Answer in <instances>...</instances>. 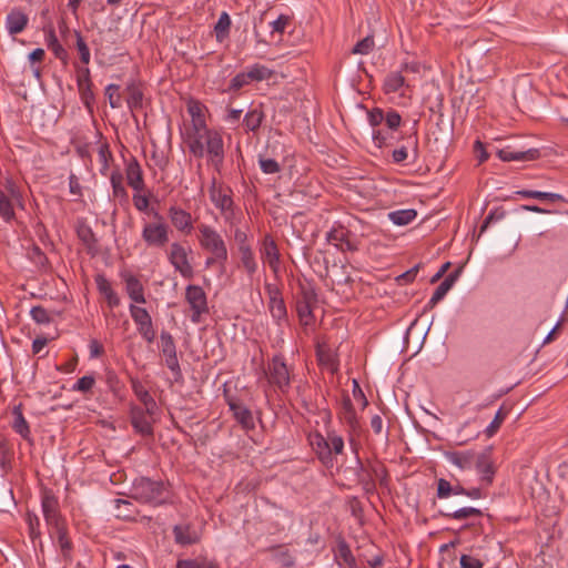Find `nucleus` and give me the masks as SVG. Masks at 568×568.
<instances>
[{
  "mask_svg": "<svg viewBox=\"0 0 568 568\" xmlns=\"http://www.w3.org/2000/svg\"><path fill=\"white\" fill-rule=\"evenodd\" d=\"M348 231L343 226L333 227L326 234V241L328 244L336 246L338 250L345 251H356L357 246L348 239Z\"/></svg>",
  "mask_w": 568,
  "mask_h": 568,
  "instance_id": "nucleus-16",
  "label": "nucleus"
},
{
  "mask_svg": "<svg viewBox=\"0 0 568 568\" xmlns=\"http://www.w3.org/2000/svg\"><path fill=\"white\" fill-rule=\"evenodd\" d=\"M258 163L265 174H274L280 171V164L273 159L260 158Z\"/></svg>",
  "mask_w": 568,
  "mask_h": 568,
  "instance_id": "nucleus-55",
  "label": "nucleus"
},
{
  "mask_svg": "<svg viewBox=\"0 0 568 568\" xmlns=\"http://www.w3.org/2000/svg\"><path fill=\"white\" fill-rule=\"evenodd\" d=\"M91 87L90 70L85 68V78H78V89L87 105H89L90 101L93 100Z\"/></svg>",
  "mask_w": 568,
  "mask_h": 568,
  "instance_id": "nucleus-39",
  "label": "nucleus"
},
{
  "mask_svg": "<svg viewBox=\"0 0 568 568\" xmlns=\"http://www.w3.org/2000/svg\"><path fill=\"white\" fill-rule=\"evenodd\" d=\"M120 85L109 84L105 88V95L109 100L110 106L116 109L121 106V94L119 93Z\"/></svg>",
  "mask_w": 568,
  "mask_h": 568,
  "instance_id": "nucleus-48",
  "label": "nucleus"
},
{
  "mask_svg": "<svg viewBox=\"0 0 568 568\" xmlns=\"http://www.w3.org/2000/svg\"><path fill=\"white\" fill-rule=\"evenodd\" d=\"M518 195H521L524 197H532L537 199L539 201H546L550 203H555L558 201H564V197L558 193L552 192H541V191H531V190H520L515 192Z\"/></svg>",
  "mask_w": 568,
  "mask_h": 568,
  "instance_id": "nucleus-35",
  "label": "nucleus"
},
{
  "mask_svg": "<svg viewBox=\"0 0 568 568\" xmlns=\"http://www.w3.org/2000/svg\"><path fill=\"white\" fill-rule=\"evenodd\" d=\"M439 515L446 518L462 520L470 517H478L481 515V510L475 507H463L454 511L439 510Z\"/></svg>",
  "mask_w": 568,
  "mask_h": 568,
  "instance_id": "nucleus-36",
  "label": "nucleus"
},
{
  "mask_svg": "<svg viewBox=\"0 0 568 568\" xmlns=\"http://www.w3.org/2000/svg\"><path fill=\"white\" fill-rule=\"evenodd\" d=\"M41 507L49 534L53 537V530L57 528L61 530V527L65 525L59 510V501L54 495L47 491L42 496Z\"/></svg>",
  "mask_w": 568,
  "mask_h": 568,
  "instance_id": "nucleus-8",
  "label": "nucleus"
},
{
  "mask_svg": "<svg viewBox=\"0 0 568 568\" xmlns=\"http://www.w3.org/2000/svg\"><path fill=\"white\" fill-rule=\"evenodd\" d=\"M74 36L77 38V43H75V47L78 49V52L80 54V60L82 63L84 64H89L90 62V50H89V47L87 45L82 34L80 31H74Z\"/></svg>",
  "mask_w": 568,
  "mask_h": 568,
  "instance_id": "nucleus-45",
  "label": "nucleus"
},
{
  "mask_svg": "<svg viewBox=\"0 0 568 568\" xmlns=\"http://www.w3.org/2000/svg\"><path fill=\"white\" fill-rule=\"evenodd\" d=\"M126 293L135 303H145L143 286L133 275L124 276Z\"/></svg>",
  "mask_w": 568,
  "mask_h": 568,
  "instance_id": "nucleus-30",
  "label": "nucleus"
},
{
  "mask_svg": "<svg viewBox=\"0 0 568 568\" xmlns=\"http://www.w3.org/2000/svg\"><path fill=\"white\" fill-rule=\"evenodd\" d=\"M29 18L20 9L13 8L7 16L6 26L10 34L22 32L28 26Z\"/></svg>",
  "mask_w": 568,
  "mask_h": 568,
  "instance_id": "nucleus-23",
  "label": "nucleus"
},
{
  "mask_svg": "<svg viewBox=\"0 0 568 568\" xmlns=\"http://www.w3.org/2000/svg\"><path fill=\"white\" fill-rule=\"evenodd\" d=\"M268 383L282 394H286L291 387V369L281 354L274 355L267 365Z\"/></svg>",
  "mask_w": 568,
  "mask_h": 568,
  "instance_id": "nucleus-5",
  "label": "nucleus"
},
{
  "mask_svg": "<svg viewBox=\"0 0 568 568\" xmlns=\"http://www.w3.org/2000/svg\"><path fill=\"white\" fill-rule=\"evenodd\" d=\"M132 389L139 400L144 405L146 412L153 414L156 409V403L143 384L138 379H132Z\"/></svg>",
  "mask_w": 568,
  "mask_h": 568,
  "instance_id": "nucleus-27",
  "label": "nucleus"
},
{
  "mask_svg": "<svg viewBox=\"0 0 568 568\" xmlns=\"http://www.w3.org/2000/svg\"><path fill=\"white\" fill-rule=\"evenodd\" d=\"M300 296L296 302V312L304 325L310 324L313 320V307L317 303V294L315 288L307 284L300 286Z\"/></svg>",
  "mask_w": 568,
  "mask_h": 568,
  "instance_id": "nucleus-9",
  "label": "nucleus"
},
{
  "mask_svg": "<svg viewBox=\"0 0 568 568\" xmlns=\"http://www.w3.org/2000/svg\"><path fill=\"white\" fill-rule=\"evenodd\" d=\"M263 119V111L254 109L245 114L243 123L247 131H256L261 126Z\"/></svg>",
  "mask_w": 568,
  "mask_h": 568,
  "instance_id": "nucleus-41",
  "label": "nucleus"
},
{
  "mask_svg": "<svg viewBox=\"0 0 568 568\" xmlns=\"http://www.w3.org/2000/svg\"><path fill=\"white\" fill-rule=\"evenodd\" d=\"M174 540L178 545L189 546L200 541V534L189 524L173 527Z\"/></svg>",
  "mask_w": 568,
  "mask_h": 568,
  "instance_id": "nucleus-20",
  "label": "nucleus"
},
{
  "mask_svg": "<svg viewBox=\"0 0 568 568\" xmlns=\"http://www.w3.org/2000/svg\"><path fill=\"white\" fill-rule=\"evenodd\" d=\"M13 416H14V420H13V424H12V428L19 435H21L24 439H28L29 436H30V428H29L28 422L23 417V414H22V410H21L20 406H16L13 408Z\"/></svg>",
  "mask_w": 568,
  "mask_h": 568,
  "instance_id": "nucleus-37",
  "label": "nucleus"
},
{
  "mask_svg": "<svg viewBox=\"0 0 568 568\" xmlns=\"http://www.w3.org/2000/svg\"><path fill=\"white\" fill-rule=\"evenodd\" d=\"M328 435L324 437L321 434H316L314 438L312 439V445L314 446V449L316 454L318 455V458L324 463L325 465H329L333 463V458H331V450L328 445Z\"/></svg>",
  "mask_w": 568,
  "mask_h": 568,
  "instance_id": "nucleus-29",
  "label": "nucleus"
},
{
  "mask_svg": "<svg viewBox=\"0 0 568 568\" xmlns=\"http://www.w3.org/2000/svg\"><path fill=\"white\" fill-rule=\"evenodd\" d=\"M229 406L234 418L244 429L251 430L255 427L253 414L245 405L231 400Z\"/></svg>",
  "mask_w": 568,
  "mask_h": 568,
  "instance_id": "nucleus-21",
  "label": "nucleus"
},
{
  "mask_svg": "<svg viewBox=\"0 0 568 568\" xmlns=\"http://www.w3.org/2000/svg\"><path fill=\"white\" fill-rule=\"evenodd\" d=\"M328 445L331 450V458H333L334 455H339L343 453L344 449V440L342 436L337 435L335 432H328Z\"/></svg>",
  "mask_w": 568,
  "mask_h": 568,
  "instance_id": "nucleus-47",
  "label": "nucleus"
},
{
  "mask_svg": "<svg viewBox=\"0 0 568 568\" xmlns=\"http://www.w3.org/2000/svg\"><path fill=\"white\" fill-rule=\"evenodd\" d=\"M276 559L283 567H292L295 564V558L290 554L288 550H282L277 552Z\"/></svg>",
  "mask_w": 568,
  "mask_h": 568,
  "instance_id": "nucleus-64",
  "label": "nucleus"
},
{
  "mask_svg": "<svg viewBox=\"0 0 568 568\" xmlns=\"http://www.w3.org/2000/svg\"><path fill=\"white\" fill-rule=\"evenodd\" d=\"M79 239L89 250H95L97 239L90 226L80 224L77 229Z\"/></svg>",
  "mask_w": 568,
  "mask_h": 568,
  "instance_id": "nucleus-42",
  "label": "nucleus"
},
{
  "mask_svg": "<svg viewBox=\"0 0 568 568\" xmlns=\"http://www.w3.org/2000/svg\"><path fill=\"white\" fill-rule=\"evenodd\" d=\"M169 216L171 219L172 224L179 230L183 232L190 233L192 230V217L191 214L186 211L172 206L169 210Z\"/></svg>",
  "mask_w": 568,
  "mask_h": 568,
  "instance_id": "nucleus-26",
  "label": "nucleus"
},
{
  "mask_svg": "<svg viewBox=\"0 0 568 568\" xmlns=\"http://www.w3.org/2000/svg\"><path fill=\"white\" fill-rule=\"evenodd\" d=\"M341 416L352 430L355 432L358 428L357 415L349 396L343 397Z\"/></svg>",
  "mask_w": 568,
  "mask_h": 568,
  "instance_id": "nucleus-32",
  "label": "nucleus"
},
{
  "mask_svg": "<svg viewBox=\"0 0 568 568\" xmlns=\"http://www.w3.org/2000/svg\"><path fill=\"white\" fill-rule=\"evenodd\" d=\"M374 44V38L372 36H367L354 45L352 53L368 54L373 50Z\"/></svg>",
  "mask_w": 568,
  "mask_h": 568,
  "instance_id": "nucleus-49",
  "label": "nucleus"
},
{
  "mask_svg": "<svg viewBox=\"0 0 568 568\" xmlns=\"http://www.w3.org/2000/svg\"><path fill=\"white\" fill-rule=\"evenodd\" d=\"M385 120V113L379 108H374L368 112V122L372 125L373 130L382 124V122Z\"/></svg>",
  "mask_w": 568,
  "mask_h": 568,
  "instance_id": "nucleus-58",
  "label": "nucleus"
},
{
  "mask_svg": "<svg viewBox=\"0 0 568 568\" xmlns=\"http://www.w3.org/2000/svg\"><path fill=\"white\" fill-rule=\"evenodd\" d=\"M473 152H474V155L477 159L478 163H483L489 158V154L486 151V148L480 140L475 141L474 146H473Z\"/></svg>",
  "mask_w": 568,
  "mask_h": 568,
  "instance_id": "nucleus-60",
  "label": "nucleus"
},
{
  "mask_svg": "<svg viewBox=\"0 0 568 568\" xmlns=\"http://www.w3.org/2000/svg\"><path fill=\"white\" fill-rule=\"evenodd\" d=\"M446 458L460 469H470L475 465L477 454L474 450L448 452Z\"/></svg>",
  "mask_w": 568,
  "mask_h": 568,
  "instance_id": "nucleus-25",
  "label": "nucleus"
},
{
  "mask_svg": "<svg viewBox=\"0 0 568 568\" xmlns=\"http://www.w3.org/2000/svg\"><path fill=\"white\" fill-rule=\"evenodd\" d=\"M417 216V212L414 209L397 210L388 213V219L395 225L404 226L412 223Z\"/></svg>",
  "mask_w": 568,
  "mask_h": 568,
  "instance_id": "nucleus-34",
  "label": "nucleus"
},
{
  "mask_svg": "<svg viewBox=\"0 0 568 568\" xmlns=\"http://www.w3.org/2000/svg\"><path fill=\"white\" fill-rule=\"evenodd\" d=\"M210 199L226 220L233 216L232 190L222 180L212 181Z\"/></svg>",
  "mask_w": 568,
  "mask_h": 568,
  "instance_id": "nucleus-7",
  "label": "nucleus"
},
{
  "mask_svg": "<svg viewBox=\"0 0 568 568\" xmlns=\"http://www.w3.org/2000/svg\"><path fill=\"white\" fill-rule=\"evenodd\" d=\"M130 314L138 327V332L140 333V335L148 343H153L156 334L153 328L152 318L149 312L144 307L131 304Z\"/></svg>",
  "mask_w": 568,
  "mask_h": 568,
  "instance_id": "nucleus-11",
  "label": "nucleus"
},
{
  "mask_svg": "<svg viewBox=\"0 0 568 568\" xmlns=\"http://www.w3.org/2000/svg\"><path fill=\"white\" fill-rule=\"evenodd\" d=\"M155 222H148L142 230V239L148 246L163 247L169 242V225L159 213H154Z\"/></svg>",
  "mask_w": 568,
  "mask_h": 568,
  "instance_id": "nucleus-6",
  "label": "nucleus"
},
{
  "mask_svg": "<svg viewBox=\"0 0 568 568\" xmlns=\"http://www.w3.org/2000/svg\"><path fill=\"white\" fill-rule=\"evenodd\" d=\"M460 568H483L484 562L470 555H462L460 556Z\"/></svg>",
  "mask_w": 568,
  "mask_h": 568,
  "instance_id": "nucleus-57",
  "label": "nucleus"
},
{
  "mask_svg": "<svg viewBox=\"0 0 568 568\" xmlns=\"http://www.w3.org/2000/svg\"><path fill=\"white\" fill-rule=\"evenodd\" d=\"M53 536H57L59 546L61 548L62 556L65 559L70 558V551H71V541L67 536V528L65 525L61 527V530L59 528L53 530Z\"/></svg>",
  "mask_w": 568,
  "mask_h": 568,
  "instance_id": "nucleus-43",
  "label": "nucleus"
},
{
  "mask_svg": "<svg viewBox=\"0 0 568 568\" xmlns=\"http://www.w3.org/2000/svg\"><path fill=\"white\" fill-rule=\"evenodd\" d=\"M497 156L504 161H534L540 156L538 149H528L525 151H515L510 146L497 149Z\"/></svg>",
  "mask_w": 568,
  "mask_h": 568,
  "instance_id": "nucleus-17",
  "label": "nucleus"
},
{
  "mask_svg": "<svg viewBox=\"0 0 568 568\" xmlns=\"http://www.w3.org/2000/svg\"><path fill=\"white\" fill-rule=\"evenodd\" d=\"M384 121L389 130H397L402 123V116L397 111L389 110Z\"/></svg>",
  "mask_w": 568,
  "mask_h": 568,
  "instance_id": "nucleus-56",
  "label": "nucleus"
},
{
  "mask_svg": "<svg viewBox=\"0 0 568 568\" xmlns=\"http://www.w3.org/2000/svg\"><path fill=\"white\" fill-rule=\"evenodd\" d=\"M126 91H128V98H126L128 106L131 110H136V109L142 108V102H143L142 91L134 83L128 85Z\"/></svg>",
  "mask_w": 568,
  "mask_h": 568,
  "instance_id": "nucleus-40",
  "label": "nucleus"
},
{
  "mask_svg": "<svg viewBox=\"0 0 568 568\" xmlns=\"http://www.w3.org/2000/svg\"><path fill=\"white\" fill-rule=\"evenodd\" d=\"M261 257L268 264L273 273L277 274L281 267L280 251L274 239L266 234L260 247Z\"/></svg>",
  "mask_w": 568,
  "mask_h": 568,
  "instance_id": "nucleus-15",
  "label": "nucleus"
},
{
  "mask_svg": "<svg viewBox=\"0 0 568 568\" xmlns=\"http://www.w3.org/2000/svg\"><path fill=\"white\" fill-rule=\"evenodd\" d=\"M95 283L99 292L104 295L109 306L116 307L120 304V298L112 290L110 282L103 275H98Z\"/></svg>",
  "mask_w": 568,
  "mask_h": 568,
  "instance_id": "nucleus-31",
  "label": "nucleus"
},
{
  "mask_svg": "<svg viewBox=\"0 0 568 568\" xmlns=\"http://www.w3.org/2000/svg\"><path fill=\"white\" fill-rule=\"evenodd\" d=\"M187 112L192 118V131L190 133H199V131H203L206 128L204 114L202 111V106L196 101H191L187 104Z\"/></svg>",
  "mask_w": 568,
  "mask_h": 568,
  "instance_id": "nucleus-28",
  "label": "nucleus"
},
{
  "mask_svg": "<svg viewBox=\"0 0 568 568\" xmlns=\"http://www.w3.org/2000/svg\"><path fill=\"white\" fill-rule=\"evenodd\" d=\"M151 196V192H144V193H134L132 201L135 206V209L140 212H146L149 209V199Z\"/></svg>",
  "mask_w": 568,
  "mask_h": 568,
  "instance_id": "nucleus-53",
  "label": "nucleus"
},
{
  "mask_svg": "<svg viewBox=\"0 0 568 568\" xmlns=\"http://www.w3.org/2000/svg\"><path fill=\"white\" fill-rule=\"evenodd\" d=\"M7 192L0 190V215L6 221H10L14 216L12 201L20 202L21 194L18 187L13 184L12 180H7Z\"/></svg>",
  "mask_w": 568,
  "mask_h": 568,
  "instance_id": "nucleus-13",
  "label": "nucleus"
},
{
  "mask_svg": "<svg viewBox=\"0 0 568 568\" xmlns=\"http://www.w3.org/2000/svg\"><path fill=\"white\" fill-rule=\"evenodd\" d=\"M93 151L97 152L95 159L91 161L93 175L99 173L106 178H142L138 161L131 155L129 159L121 155V163L116 162L106 141H99Z\"/></svg>",
  "mask_w": 568,
  "mask_h": 568,
  "instance_id": "nucleus-1",
  "label": "nucleus"
},
{
  "mask_svg": "<svg viewBox=\"0 0 568 568\" xmlns=\"http://www.w3.org/2000/svg\"><path fill=\"white\" fill-rule=\"evenodd\" d=\"M149 413L146 409H142L140 407H132L130 417H131V424L135 432L143 436H152L153 435V427L151 422L148 418Z\"/></svg>",
  "mask_w": 568,
  "mask_h": 568,
  "instance_id": "nucleus-18",
  "label": "nucleus"
},
{
  "mask_svg": "<svg viewBox=\"0 0 568 568\" xmlns=\"http://www.w3.org/2000/svg\"><path fill=\"white\" fill-rule=\"evenodd\" d=\"M239 254L241 265L245 270L247 276L250 278H253V276L257 272L258 264L256 262L252 247L247 243H242L239 246Z\"/></svg>",
  "mask_w": 568,
  "mask_h": 568,
  "instance_id": "nucleus-24",
  "label": "nucleus"
},
{
  "mask_svg": "<svg viewBox=\"0 0 568 568\" xmlns=\"http://www.w3.org/2000/svg\"><path fill=\"white\" fill-rule=\"evenodd\" d=\"M199 231L201 246L216 256L220 265L223 267L227 261V247L223 237L214 229L205 224L200 225Z\"/></svg>",
  "mask_w": 568,
  "mask_h": 568,
  "instance_id": "nucleus-4",
  "label": "nucleus"
},
{
  "mask_svg": "<svg viewBox=\"0 0 568 568\" xmlns=\"http://www.w3.org/2000/svg\"><path fill=\"white\" fill-rule=\"evenodd\" d=\"M264 287H265L266 295L268 297V302H273V301L283 298L282 292L276 284L265 283Z\"/></svg>",
  "mask_w": 568,
  "mask_h": 568,
  "instance_id": "nucleus-62",
  "label": "nucleus"
},
{
  "mask_svg": "<svg viewBox=\"0 0 568 568\" xmlns=\"http://www.w3.org/2000/svg\"><path fill=\"white\" fill-rule=\"evenodd\" d=\"M94 383L95 379L92 375H85L78 379V382L72 386V390L87 393L92 389Z\"/></svg>",
  "mask_w": 568,
  "mask_h": 568,
  "instance_id": "nucleus-52",
  "label": "nucleus"
},
{
  "mask_svg": "<svg viewBox=\"0 0 568 568\" xmlns=\"http://www.w3.org/2000/svg\"><path fill=\"white\" fill-rule=\"evenodd\" d=\"M231 27V19L226 12H222L214 30L216 32V38L219 41H222L227 34Z\"/></svg>",
  "mask_w": 568,
  "mask_h": 568,
  "instance_id": "nucleus-44",
  "label": "nucleus"
},
{
  "mask_svg": "<svg viewBox=\"0 0 568 568\" xmlns=\"http://www.w3.org/2000/svg\"><path fill=\"white\" fill-rule=\"evenodd\" d=\"M169 260L183 277L190 278L193 275V268L187 258L186 250L179 243H172Z\"/></svg>",
  "mask_w": 568,
  "mask_h": 568,
  "instance_id": "nucleus-14",
  "label": "nucleus"
},
{
  "mask_svg": "<svg viewBox=\"0 0 568 568\" xmlns=\"http://www.w3.org/2000/svg\"><path fill=\"white\" fill-rule=\"evenodd\" d=\"M460 274V270H456L453 273H450L435 290L433 293L430 300L426 304V310L434 308L437 303H439L445 295L448 293V291L453 287L455 282L457 281L458 276Z\"/></svg>",
  "mask_w": 568,
  "mask_h": 568,
  "instance_id": "nucleus-19",
  "label": "nucleus"
},
{
  "mask_svg": "<svg viewBox=\"0 0 568 568\" xmlns=\"http://www.w3.org/2000/svg\"><path fill=\"white\" fill-rule=\"evenodd\" d=\"M506 416H507V412H504L503 408H499L498 412L496 413L494 419L491 420V423L487 426L485 434L488 437L494 436L497 433V430L499 429L503 422L505 420Z\"/></svg>",
  "mask_w": 568,
  "mask_h": 568,
  "instance_id": "nucleus-50",
  "label": "nucleus"
},
{
  "mask_svg": "<svg viewBox=\"0 0 568 568\" xmlns=\"http://www.w3.org/2000/svg\"><path fill=\"white\" fill-rule=\"evenodd\" d=\"M178 568H219L215 564L203 561L199 562L195 560H180Z\"/></svg>",
  "mask_w": 568,
  "mask_h": 568,
  "instance_id": "nucleus-59",
  "label": "nucleus"
},
{
  "mask_svg": "<svg viewBox=\"0 0 568 568\" xmlns=\"http://www.w3.org/2000/svg\"><path fill=\"white\" fill-rule=\"evenodd\" d=\"M373 141L376 146L382 148L388 145V135L381 129H374L372 132Z\"/></svg>",
  "mask_w": 568,
  "mask_h": 568,
  "instance_id": "nucleus-63",
  "label": "nucleus"
},
{
  "mask_svg": "<svg viewBox=\"0 0 568 568\" xmlns=\"http://www.w3.org/2000/svg\"><path fill=\"white\" fill-rule=\"evenodd\" d=\"M405 84V78L400 72H390L384 80L383 89L384 92L395 93Z\"/></svg>",
  "mask_w": 568,
  "mask_h": 568,
  "instance_id": "nucleus-38",
  "label": "nucleus"
},
{
  "mask_svg": "<svg viewBox=\"0 0 568 568\" xmlns=\"http://www.w3.org/2000/svg\"><path fill=\"white\" fill-rule=\"evenodd\" d=\"M185 300L192 310L191 321L194 324L200 323L201 316L209 312L205 292L201 286L189 285L185 290Z\"/></svg>",
  "mask_w": 568,
  "mask_h": 568,
  "instance_id": "nucleus-10",
  "label": "nucleus"
},
{
  "mask_svg": "<svg viewBox=\"0 0 568 568\" xmlns=\"http://www.w3.org/2000/svg\"><path fill=\"white\" fill-rule=\"evenodd\" d=\"M131 496L145 504L162 505L169 500V489L161 480L150 478L135 479L131 489Z\"/></svg>",
  "mask_w": 568,
  "mask_h": 568,
  "instance_id": "nucleus-3",
  "label": "nucleus"
},
{
  "mask_svg": "<svg viewBox=\"0 0 568 568\" xmlns=\"http://www.w3.org/2000/svg\"><path fill=\"white\" fill-rule=\"evenodd\" d=\"M187 145L195 156L202 158L206 152L214 172L221 174L224 159L223 140L219 132L205 129L199 133H189Z\"/></svg>",
  "mask_w": 568,
  "mask_h": 568,
  "instance_id": "nucleus-2",
  "label": "nucleus"
},
{
  "mask_svg": "<svg viewBox=\"0 0 568 568\" xmlns=\"http://www.w3.org/2000/svg\"><path fill=\"white\" fill-rule=\"evenodd\" d=\"M267 307L272 318L278 326L287 322V308L284 298L267 302Z\"/></svg>",
  "mask_w": 568,
  "mask_h": 568,
  "instance_id": "nucleus-33",
  "label": "nucleus"
},
{
  "mask_svg": "<svg viewBox=\"0 0 568 568\" xmlns=\"http://www.w3.org/2000/svg\"><path fill=\"white\" fill-rule=\"evenodd\" d=\"M271 75L270 69L264 65L255 64L247 72L246 77L250 81H262L268 79Z\"/></svg>",
  "mask_w": 568,
  "mask_h": 568,
  "instance_id": "nucleus-46",
  "label": "nucleus"
},
{
  "mask_svg": "<svg viewBox=\"0 0 568 568\" xmlns=\"http://www.w3.org/2000/svg\"><path fill=\"white\" fill-rule=\"evenodd\" d=\"M453 493V486L450 483L444 478L438 479L437 481V496L439 498H448Z\"/></svg>",
  "mask_w": 568,
  "mask_h": 568,
  "instance_id": "nucleus-61",
  "label": "nucleus"
},
{
  "mask_svg": "<svg viewBox=\"0 0 568 568\" xmlns=\"http://www.w3.org/2000/svg\"><path fill=\"white\" fill-rule=\"evenodd\" d=\"M160 339L161 352L165 357L166 367L175 375V377H181L182 373L173 336L169 332L163 331L160 335Z\"/></svg>",
  "mask_w": 568,
  "mask_h": 568,
  "instance_id": "nucleus-12",
  "label": "nucleus"
},
{
  "mask_svg": "<svg viewBox=\"0 0 568 568\" xmlns=\"http://www.w3.org/2000/svg\"><path fill=\"white\" fill-rule=\"evenodd\" d=\"M30 315L37 324H49L52 321L49 312L42 306H33Z\"/></svg>",
  "mask_w": 568,
  "mask_h": 568,
  "instance_id": "nucleus-51",
  "label": "nucleus"
},
{
  "mask_svg": "<svg viewBox=\"0 0 568 568\" xmlns=\"http://www.w3.org/2000/svg\"><path fill=\"white\" fill-rule=\"evenodd\" d=\"M27 521L31 539L34 540L36 538H40L41 531L39 517L36 514L28 513Z\"/></svg>",
  "mask_w": 568,
  "mask_h": 568,
  "instance_id": "nucleus-54",
  "label": "nucleus"
},
{
  "mask_svg": "<svg viewBox=\"0 0 568 568\" xmlns=\"http://www.w3.org/2000/svg\"><path fill=\"white\" fill-rule=\"evenodd\" d=\"M474 467L481 475V480L487 485L493 483L495 469L488 452L477 454Z\"/></svg>",
  "mask_w": 568,
  "mask_h": 568,
  "instance_id": "nucleus-22",
  "label": "nucleus"
}]
</instances>
